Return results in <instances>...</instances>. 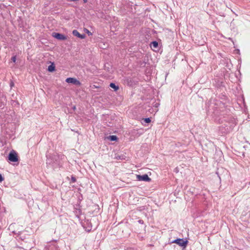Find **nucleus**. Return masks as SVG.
Listing matches in <instances>:
<instances>
[{"instance_id":"ddd939ff","label":"nucleus","mask_w":250,"mask_h":250,"mask_svg":"<svg viewBox=\"0 0 250 250\" xmlns=\"http://www.w3.org/2000/svg\"><path fill=\"white\" fill-rule=\"evenodd\" d=\"M11 60L14 62H16V56H14L13 57H12L11 58Z\"/></svg>"},{"instance_id":"9b49d317","label":"nucleus","mask_w":250,"mask_h":250,"mask_svg":"<svg viewBox=\"0 0 250 250\" xmlns=\"http://www.w3.org/2000/svg\"><path fill=\"white\" fill-rule=\"evenodd\" d=\"M110 87L113 88L115 91L119 89V87L114 83H111L110 84Z\"/></svg>"},{"instance_id":"f3484780","label":"nucleus","mask_w":250,"mask_h":250,"mask_svg":"<svg viewBox=\"0 0 250 250\" xmlns=\"http://www.w3.org/2000/svg\"><path fill=\"white\" fill-rule=\"evenodd\" d=\"M139 222L140 223H141V224H143V220H140L139 221Z\"/></svg>"},{"instance_id":"dca6fc26","label":"nucleus","mask_w":250,"mask_h":250,"mask_svg":"<svg viewBox=\"0 0 250 250\" xmlns=\"http://www.w3.org/2000/svg\"><path fill=\"white\" fill-rule=\"evenodd\" d=\"M72 180L73 181V182H75L76 180H75V178L74 177H72Z\"/></svg>"},{"instance_id":"2eb2a0df","label":"nucleus","mask_w":250,"mask_h":250,"mask_svg":"<svg viewBox=\"0 0 250 250\" xmlns=\"http://www.w3.org/2000/svg\"><path fill=\"white\" fill-rule=\"evenodd\" d=\"M4 180L3 177L2 176L1 174H0V182H1Z\"/></svg>"},{"instance_id":"f8f14e48","label":"nucleus","mask_w":250,"mask_h":250,"mask_svg":"<svg viewBox=\"0 0 250 250\" xmlns=\"http://www.w3.org/2000/svg\"><path fill=\"white\" fill-rule=\"evenodd\" d=\"M144 121L146 123H149L151 122V120L149 118H146L144 119Z\"/></svg>"},{"instance_id":"f03ea898","label":"nucleus","mask_w":250,"mask_h":250,"mask_svg":"<svg viewBox=\"0 0 250 250\" xmlns=\"http://www.w3.org/2000/svg\"><path fill=\"white\" fill-rule=\"evenodd\" d=\"M8 159L12 162H16L18 161V157L16 152L13 150L10 152L8 155Z\"/></svg>"},{"instance_id":"f257e3e1","label":"nucleus","mask_w":250,"mask_h":250,"mask_svg":"<svg viewBox=\"0 0 250 250\" xmlns=\"http://www.w3.org/2000/svg\"><path fill=\"white\" fill-rule=\"evenodd\" d=\"M224 118L219 121V123L222 124V125L219 127V130L223 133H227L232 130L235 125V121L234 119H230L228 121V118L227 119L226 117Z\"/></svg>"},{"instance_id":"20e7f679","label":"nucleus","mask_w":250,"mask_h":250,"mask_svg":"<svg viewBox=\"0 0 250 250\" xmlns=\"http://www.w3.org/2000/svg\"><path fill=\"white\" fill-rule=\"evenodd\" d=\"M65 81L67 83H73L76 85H80L81 84V83L80 82V81L77 80L76 79L73 78H68L66 79Z\"/></svg>"},{"instance_id":"9d476101","label":"nucleus","mask_w":250,"mask_h":250,"mask_svg":"<svg viewBox=\"0 0 250 250\" xmlns=\"http://www.w3.org/2000/svg\"><path fill=\"white\" fill-rule=\"evenodd\" d=\"M158 46V43L156 41H153L151 42V47H153V48H156Z\"/></svg>"},{"instance_id":"39448f33","label":"nucleus","mask_w":250,"mask_h":250,"mask_svg":"<svg viewBox=\"0 0 250 250\" xmlns=\"http://www.w3.org/2000/svg\"><path fill=\"white\" fill-rule=\"evenodd\" d=\"M137 179L139 181H147L149 182L151 179L148 176L147 174H144L143 175H137Z\"/></svg>"},{"instance_id":"1a4fd4ad","label":"nucleus","mask_w":250,"mask_h":250,"mask_svg":"<svg viewBox=\"0 0 250 250\" xmlns=\"http://www.w3.org/2000/svg\"><path fill=\"white\" fill-rule=\"evenodd\" d=\"M107 138L111 141H114L117 140V137L115 135H110Z\"/></svg>"},{"instance_id":"4468645a","label":"nucleus","mask_w":250,"mask_h":250,"mask_svg":"<svg viewBox=\"0 0 250 250\" xmlns=\"http://www.w3.org/2000/svg\"><path fill=\"white\" fill-rule=\"evenodd\" d=\"M85 31L89 35H92V33L88 29H85Z\"/></svg>"},{"instance_id":"423d86ee","label":"nucleus","mask_w":250,"mask_h":250,"mask_svg":"<svg viewBox=\"0 0 250 250\" xmlns=\"http://www.w3.org/2000/svg\"><path fill=\"white\" fill-rule=\"evenodd\" d=\"M52 36L56 39L61 41L65 40L66 39V36L59 33L54 32L52 33Z\"/></svg>"},{"instance_id":"a211bd4d","label":"nucleus","mask_w":250,"mask_h":250,"mask_svg":"<svg viewBox=\"0 0 250 250\" xmlns=\"http://www.w3.org/2000/svg\"><path fill=\"white\" fill-rule=\"evenodd\" d=\"M126 250H134L131 248H129V249H127Z\"/></svg>"},{"instance_id":"6e6552de","label":"nucleus","mask_w":250,"mask_h":250,"mask_svg":"<svg viewBox=\"0 0 250 250\" xmlns=\"http://www.w3.org/2000/svg\"><path fill=\"white\" fill-rule=\"evenodd\" d=\"M55 66L54 63H52V64L48 67L47 70L49 72H53L55 70Z\"/></svg>"},{"instance_id":"7ed1b4c3","label":"nucleus","mask_w":250,"mask_h":250,"mask_svg":"<svg viewBox=\"0 0 250 250\" xmlns=\"http://www.w3.org/2000/svg\"><path fill=\"white\" fill-rule=\"evenodd\" d=\"M187 241H185L183 239H177L174 240L172 243H176L182 247H186L187 244Z\"/></svg>"},{"instance_id":"6ab92c4d","label":"nucleus","mask_w":250,"mask_h":250,"mask_svg":"<svg viewBox=\"0 0 250 250\" xmlns=\"http://www.w3.org/2000/svg\"><path fill=\"white\" fill-rule=\"evenodd\" d=\"M84 3H86L87 2V0H83Z\"/></svg>"},{"instance_id":"0eeeda50","label":"nucleus","mask_w":250,"mask_h":250,"mask_svg":"<svg viewBox=\"0 0 250 250\" xmlns=\"http://www.w3.org/2000/svg\"><path fill=\"white\" fill-rule=\"evenodd\" d=\"M73 35L78 38L83 39L85 37V34H81L77 30H74L72 32Z\"/></svg>"}]
</instances>
